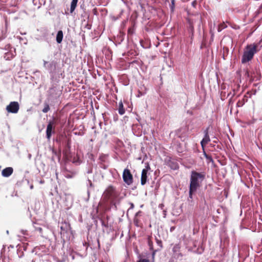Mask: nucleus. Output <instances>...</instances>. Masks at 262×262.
Masks as SVG:
<instances>
[{"mask_svg": "<svg viewBox=\"0 0 262 262\" xmlns=\"http://www.w3.org/2000/svg\"><path fill=\"white\" fill-rule=\"evenodd\" d=\"M39 230L41 231L42 230V229L41 228H39Z\"/></svg>", "mask_w": 262, "mask_h": 262, "instance_id": "33", "label": "nucleus"}, {"mask_svg": "<svg viewBox=\"0 0 262 262\" xmlns=\"http://www.w3.org/2000/svg\"><path fill=\"white\" fill-rule=\"evenodd\" d=\"M209 127H207L205 130H204V137L202 140L201 142V146L203 148H204L210 141V137L209 136Z\"/></svg>", "mask_w": 262, "mask_h": 262, "instance_id": "8", "label": "nucleus"}, {"mask_svg": "<svg viewBox=\"0 0 262 262\" xmlns=\"http://www.w3.org/2000/svg\"><path fill=\"white\" fill-rule=\"evenodd\" d=\"M215 138V140L213 141V142L214 143H217V139L216 138Z\"/></svg>", "mask_w": 262, "mask_h": 262, "instance_id": "31", "label": "nucleus"}, {"mask_svg": "<svg viewBox=\"0 0 262 262\" xmlns=\"http://www.w3.org/2000/svg\"><path fill=\"white\" fill-rule=\"evenodd\" d=\"M13 172V169L11 167H6L2 171V175L4 177H9Z\"/></svg>", "mask_w": 262, "mask_h": 262, "instance_id": "10", "label": "nucleus"}, {"mask_svg": "<svg viewBox=\"0 0 262 262\" xmlns=\"http://www.w3.org/2000/svg\"><path fill=\"white\" fill-rule=\"evenodd\" d=\"M248 100L247 97L246 96H244V98L242 100H239L237 102L236 105L237 107H242L243 106L246 102Z\"/></svg>", "mask_w": 262, "mask_h": 262, "instance_id": "12", "label": "nucleus"}, {"mask_svg": "<svg viewBox=\"0 0 262 262\" xmlns=\"http://www.w3.org/2000/svg\"><path fill=\"white\" fill-rule=\"evenodd\" d=\"M227 27V26L226 25L225 23V22H223L222 23H221L218 26L217 31H218V32H221L222 30H223L224 29L226 28Z\"/></svg>", "mask_w": 262, "mask_h": 262, "instance_id": "15", "label": "nucleus"}, {"mask_svg": "<svg viewBox=\"0 0 262 262\" xmlns=\"http://www.w3.org/2000/svg\"><path fill=\"white\" fill-rule=\"evenodd\" d=\"M258 45L253 43L247 45L245 47L243 55L242 58V63H245L251 60L254 55L258 51Z\"/></svg>", "mask_w": 262, "mask_h": 262, "instance_id": "2", "label": "nucleus"}, {"mask_svg": "<svg viewBox=\"0 0 262 262\" xmlns=\"http://www.w3.org/2000/svg\"><path fill=\"white\" fill-rule=\"evenodd\" d=\"M125 109L123 107V104L121 101L119 103L118 112L120 115H123L125 113Z\"/></svg>", "mask_w": 262, "mask_h": 262, "instance_id": "14", "label": "nucleus"}, {"mask_svg": "<svg viewBox=\"0 0 262 262\" xmlns=\"http://www.w3.org/2000/svg\"><path fill=\"white\" fill-rule=\"evenodd\" d=\"M70 140L69 139L68 140V142H67V146L68 148H70Z\"/></svg>", "mask_w": 262, "mask_h": 262, "instance_id": "29", "label": "nucleus"}, {"mask_svg": "<svg viewBox=\"0 0 262 262\" xmlns=\"http://www.w3.org/2000/svg\"><path fill=\"white\" fill-rule=\"evenodd\" d=\"M67 178H71V176H70V175H68L67 176H66Z\"/></svg>", "mask_w": 262, "mask_h": 262, "instance_id": "32", "label": "nucleus"}, {"mask_svg": "<svg viewBox=\"0 0 262 262\" xmlns=\"http://www.w3.org/2000/svg\"><path fill=\"white\" fill-rule=\"evenodd\" d=\"M77 3H78V0H72L71 4V7H70V13H72L74 11L76 7H77Z\"/></svg>", "mask_w": 262, "mask_h": 262, "instance_id": "13", "label": "nucleus"}, {"mask_svg": "<svg viewBox=\"0 0 262 262\" xmlns=\"http://www.w3.org/2000/svg\"><path fill=\"white\" fill-rule=\"evenodd\" d=\"M119 195V193L116 191V188L110 185L103 192L102 200L105 202L110 201L112 203H113Z\"/></svg>", "mask_w": 262, "mask_h": 262, "instance_id": "3", "label": "nucleus"}, {"mask_svg": "<svg viewBox=\"0 0 262 262\" xmlns=\"http://www.w3.org/2000/svg\"><path fill=\"white\" fill-rule=\"evenodd\" d=\"M100 205H101V203L100 202V203H99L98 206H100Z\"/></svg>", "mask_w": 262, "mask_h": 262, "instance_id": "34", "label": "nucleus"}, {"mask_svg": "<svg viewBox=\"0 0 262 262\" xmlns=\"http://www.w3.org/2000/svg\"><path fill=\"white\" fill-rule=\"evenodd\" d=\"M142 213V211H139L138 212H137L136 214H135V217H138V216H140L141 215V214Z\"/></svg>", "mask_w": 262, "mask_h": 262, "instance_id": "25", "label": "nucleus"}, {"mask_svg": "<svg viewBox=\"0 0 262 262\" xmlns=\"http://www.w3.org/2000/svg\"><path fill=\"white\" fill-rule=\"evenodd\" d=\"M148 245L150 247V249H152V242L151 241H150V240H149V241H148Z\"/></svg>", "mask_w": 262, "mask_h": 262, "instance_id": "26", "label": "nucleus"}, {"mask_svg": "<svg viewBox=\"0 0 262 262\" xmlns=\"http://www.w3.org/2000/svg\"><path fill=\"white\" fill-rule=\"evenodd\" d=\"M156 242H157V244L160 247H162V242L161 240H159L158 239V238H156Z\"/></svg>", "mask_w": 262, "mask_h": 262, "instance_id": "20", "label": "nucleus"}, {"mask_svg": "<svg viewBox=\"0 0 262 262\" xmlns=\"http://www.w3.org/2000/svg\"><path fill=\"white\" fill-rule=\"evenodd\" d=\"M19 109V105L18 103L16 101L11 102L6 107V110L8 112L13 114L17 113Z\"/></svg>", "mask_w": 262, "mask_h": 262, "instance_id": "6", "label": "nucleus"}, {"mask_svg": "<svg viewBox=\"0 0 262 262\" xmlns=\"http://www.w3.org/2000/svg\"><path fill=\"white\" fill-rule=\"evenodd\" d=\"M33 188V186H31V188L32 189V188Z\"/></svg>", "mask_w": 262, "mask_h": 262, "instance_id": "35", "label": "nucleus"}, {"mask_svg": "<svg viewBox=\"0 0 262 262\" xmlns=\"http://www.w3.org/2000/svg\"><path fill=\"white\" fill-rule=\"evenodd\" d=\"M175 228L176 227L174 226L171 227L170 228V231L172 232L175 229Z\"/></svg>", "mask_w": 262, "mask_h": 262, "instance_id": "28", "label": "nucleus"}, {"mask_svg": "<svg viewBox=\"0 0 262 262\" xmlns=\"http://www.w3.org/2000/svg\"><path fill=\"white\" fill-rule=\"evenodd\" d=\"M204 156H205V158H206V159L208 160V162H213V159H212V158L211 157V156H210L209 155H207L205 152H204Z\"/></svg>", "mask_w": 262, "mask_h": 262, "instance_id": "18", "label": "nucleus"}, {"mask_svg": "<svg viewBox=\"0 0 262 262\" xmlns=\"http://www.w3.org/2000/svg\"><path fill=\"white\" fill-rule=\"evenodd\" d=\"M137 262H150V261L147 259L140 258Z\"/></svg>", "mask_w": 262, "mask_h": 262, "instance_id": "21", "label": "nucleus"}, {"mask_svg": "<svg viewBox=\"0 0 262 262\" xmlns=\"http://www.w3.org/2000/svg\"><path fill=\"white\" fill-rule=\"evenodd\" d=\"M50 108L49 105L48 103H45L44 108L42 109V112L46 113L50 110Z\"/></svg>", "mask_w": 262, "mask_h": 262, "instance_id": "16", "label": "nucleus"}, {"mask_svg": "<svg viewBox=\"0 0 262 262\" xmlns=\"http://www.w3.org/2000/svg\"><path fill=\"white\" fill-rule=\"evenodd\" d=\"M122 177L124 182L126 184L129 185L133 183V177L129 169L126 168L124 170Z\"/></svg>", "mask_w": 262, "mask_h": 262, "instance_id": "4", "label": "nucleus"}, {"mask_svg": "<svg viewBox=\"0 0 262 262\" xmlns=\"http://www.w3.org/2000/svg\"><path fill=\"white\" fill-rule=\"evenodd\" d=\"M205 178V174L204 172H198L194 170L191 172L189 191L190 198H192L193 193L195 192L197 189L200 187L201 184Z\"/></svg>", "mask_w": 262, "mask_h": 262, "instance_id": "1", "label": "nucleus"}, {"mask_svg": "<svg viewBox=\"0 0 262 262\" xmlns=\"http://www.w3.org/2000/svg\"><path fill=\"white\" fill-rule=\"evenodd\" d=\"M170 7L171 11H173L174 9V0H171V4H170Z\"/></svg>", "mask_w": 262, "mask_h": 262, "instance_id": "19", "label": "nucleus"}, {"mask_svg": "<svg viewBox=\"0 0 262 262\" xmlns=\"http://www.w3.org/2000/svg\"><path fill=\"white\" fill-rule=\"evenodd\" d=\"M179 168V166H178V164L176 163H174L173 165V167H172V168L173 169H177Z\"/></svg>", "mask_w": 262, "mask_h": 262, "instance_id": "23", "label": "nucleus"}, {"mask_svg": "<svg viewBox=\"0 0 262 262\" xmlns=\"http://www.w3.org/2000/svg\"><path fill=\"white\" fill-rule=\"evenodd\" d=\"M63 38V32L61 30L58 31L56 35V41L60 43L61 42Z\"/></svg>", "mask_w": 262, "mask_h": 262, "instance_id": "11", "label": "nucleus"}, {"mask_svg": "<svg viewBox=\"0 0 262 262\" xmlns=\"http://www.w3.org/2000/svg\"><path fill=\"white\" fill-rule=\"evenodd\" d=\"M134 224L137 227H140V221L137 217L134 219Z\"/></svg>", "mask_w": 262, "mask_h": 262, "instance_id": "17", "label": "nucleus"}, {"mask_svg": "<svg viewBox=\"0 0 262 262\" xmlns=\"http://www.w3.org/2000/svg\"><path fill=\"white\" fill-rule=\"evenodd\" d=\"M128 33H130V34H132L133 33V29L132 28H129L128 29Z\"/></svg>", "mask_w": 262, "mask_h": 262, "instance_id": "27", "label": "nucleus"}, {"mask_svg": "<svg viewBox=\"0 0 262 262\" xmlns=\"http://www.w3.org/2000/svg\"><path fill=\"white\" fill-rule=\"evenodd\" d=\"M246 75H247V76H249V72L248 71H247L246 72Z\"/></svg>", "mask_w": 262, "mask_h": 262, "instance_id": "30", "label": "nucleus"}, {"mask_svg": "<svg viewBox=\"0 0 262 262\" xmlns=\"http://www.w3.org/2000/svg\"><path fill=\"white\" fill-rule=\"evenodd\" d=\"M148 168H149V166H148L146 168H144L142 171L141 173V184L142 185H144L147 180V172Z\"/></svg>", "mask_w": 262, "mask_h": 262, "instance_id": "9", "label": "nucleus"}, {"mask_svg": "<svg viewBox=\"0 0 262 262\" xmlns=\"http://www.w3.org/2000/svg\"><path fill=\"white\" fill-rule=\"evenodd\" d=\"M64 225H65L64 226H61L60 227V229H61V231H64V230L65 228H66V227H67L68 226H70L69 224H67V223H64Z\"/></svg>", "mask_w": 262, "mask_h": 262, "instance_id": "22", "label": "nucleus"}, {"mask_svg": "<svg viewBox=\"0 0 262 262\" xmlns=\"http://www.w3.org/2000/svg\"><path fill=\"white\" fill-rule=\"evenodd\" d=\"M48 63V62L47 61H43V66L47 68L50 73H53L55 72L56 70L57 63L53 61L51 62L47 66H46V64Z\"/></svg>", "mask_w": 262, "mask_h": 262, "instance_id": "7", "label": "nucleus"}, {"mask_svg": "<svg viewBox=\"0 0 262 262\" xmlns=\"http://www.w3.org/2000/svg\"><path fill=\"white\" fill-rule=\"evenodd\" d=\"M55 122L53 121H50L47 125L46 129V137L48 140H50L52 134L55 133Z\"/></svg>", "mask_w": 262, "mask_h": 262, "instance_id": "5", "label": "nucleus"}, {"mask_svg": "<svg viewBox=\"0 0 262 262\" xmlns=\"http://www.w3.org/2000/svg\"><path fill=\"white\" fill-rule=\"evenodd\" d=\"M130 207L128 209V211L130 209H133L134 208V204L133 203H129Z\"/></svg>", "mask_w": 262, "mask_h": 262, "instance_id": "24", "label": "nucleus"}]
</instances>
